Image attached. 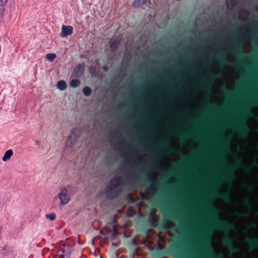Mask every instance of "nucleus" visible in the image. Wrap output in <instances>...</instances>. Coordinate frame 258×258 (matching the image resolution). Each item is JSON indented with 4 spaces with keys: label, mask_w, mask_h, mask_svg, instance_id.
<instances>
[{
    "label": "nucleus",
    "mask_w": 258,
    "mask_h": 258,
    "mask_svg": "<svg viewBox=\"0 0 258 258\" xmlns=\"http://www.w3.org/2000/svg\"><path fill=\"white\" fill-rule=\"evenodd\" d=\"M72 244L69 241H61L56 245H51V254L54 258H68Z\"/></svg>",
    "instance_id": "1"
},
{
    "label": "nucleus",
    "mask_w": 258,
    "mask_h": 258,
    "mask_svg": "<svg viewBox=\"0 0 258 258\" xmlns=\"http://www.w3.org/2000/svg\"><path fill=\"white\" fill-rule=\"evenodd\" d=\"M103 232L107 235V237L111 239L115 238L116 230L113 224L109 223L102 230Z\"/></svg>",
    "instance_id": "2"
},
{
    "label": "nucleus",
    "mask_w": 258,
    "mask_h": 258,
    "mask_svg": "<svg viewBox=\"0 0 258 258\" xmlns=\"http://www.w3.org/2000/svg\"><path fill=\"white\" fill-rule=\"evenodd\" d=\"M59 199L62 204H67L70 200V197L68 195V191L64 188L61 190L59 194Z\"/></svg>",
    "instance_id": "3"
},
{
    "label": "nucleus",
    "mask_w": 258,
    "mask_h": 258,
    "mask_svg": "<svg viewBox=\"0 0 258 258\" xmlns=\"http://www.w3.org/2000/svg\"><path fill=\"white\" fill-rule=\"evenodd\" d=\"M73 32V28L72 26L63 25L61 28L60 36L62 37H65L68 35H71Z\"/></svg>",
    "instance_id": "4"
},
{
    "label": "nucleus",
    "mask_w": 258,
    "mask_h": 258,
    "mask_svg": "<svg viewBox=\"0 0 258 258\" xmlns=\"http://www.w3.org/2000/svg\"><path fill=\"white\" fill-rule=\"evenodd\" d=\"M13 155V151L12 150L10 149L7 150L2 158V160L4 162H6L9 160Z\"/></svg>",
    "instance_id": "5"
},
{
    "label": "nucleus",
    "mask_w": 258,
    "mask_h": 258,
    "mask_svg": "<svg viewBox=\"0 0 258 258\" xmlns=\"http://www.w3.org/2000/svg\"><path fill=\"white\" fill-rule=\"evenodd\" d=\"M84 69V65L83 64H80L76 67L74 70V73L76 76H79L83 73Z\"/></svg>",
    "instance_id": "6"
},
{
    "label": "nucleus",
    "mask_w": 258,
    "mask_h": 258,
    "mask_svg": "<svg viewBox=\"0 0 258 258\" xmlns=\"http://www.w3.org/2000/svg\"><path fill=\"white\" fill-rule=\"evenodd\" d=\"M57 88L60 90H64L66 89L67 85L63 81H60L57 84Z\"/></svg>",
    "instance_id": "7"
},
{
    "label": "nucleus",
    "mask_w": 258,
    "mask_h": 258,
    "mask_svg": "<svg viewBox=\"0 0 258 258\" xmlns=\"http://www.w3.org/2000/svg\"><path fill=\"white\" fill-rule=\"evenodd\" d=\"M6 4H0V19L3 18L5 15L6 9L5 5Z\"/></svg>",
    "instance_id": "8"
},
{
    "label": "nucleus",
    "mask_w": 258,
    "mask_h": 258,
    "mask_svg": "<svg viewBox=\"0 0 258 258\" xmlns=\"http://www.w3.org/2000/svg\"><path fill=\"white\" fill-rule=\"evenodd\" d=\"M80 81L77 79L73 80L70 83V86L72 87H76L80 85Z\"/></svg>",
    "instance_id": "9"
},
{
    "label": "nucleus",
    "mask_w": 258,
    "mask_h": 258,
    "mask_svg": "<svg viewBox=\"0 0 258 258\" xmlns=\"http://www.w3.org/2000/svg\"><path fill=\"white\" fill-rule=\"evenodd\" d=\"M111 185L114 188L117 187L120 183V181L118 178H114L111 181Z\"/></svg>",
    "instance_id": "10"
},
{
    "label": "nucleus",
    "mask_w": 258,
    "mask_h": 258,
    "mask_svg": "<svg viewBox=\"0 0 258 258\" xmlns=\"http://www.w3.org/2000/svg\"><path fill=\"white\" fill-rule=\"evenodd\" d=\"M83 92L86 96H89L91 93V90L90 88L86 87L83 90Z\"/></svg>",
    "instance_id": "11"
},
{
    "label": "nucleus",
    "mask_w": 258,
    "mask_h": 258,
    "mask_svg": "<svg viewBox=\"0 0 258 258\" xmlns=\"http://www.w3.org/2000/svg\"><path fill=\"white\" fill-rule=\"evenodd\" d=\"M135 213V211L133 210V209L132 208L130 207L128 208V215L129 216H132L134 215Z\"/></svg>",
    "instance_id": "12"
},
{
    "label": "nucleus",
    "mask_w": 258,
    "mask_h": 258,
    "mask_svg": "<svg viewBox=\"0 0 258 258\" xmlns=\"http://www.w3.org/2000/svg\"><path fill=\"white\" fill-rule=\"evenodd\" d=\"M145 2V0H137V1H136L134 3V6L135 7H137L139 6V4L140 3H141L142 2Z\"/></svg>",
    "instance_id": "13"
},
{
    "label": "nucleus",
    "mask_w": 258,
    "mask_h": 258,
    "mask_svg": "<svg viewBox=\"0 0 258 258\" xmlns=\"http://www.w3.org/2000/svg\"><path fill=\"white\" fill-rule=\"evenodd\" d=\"M235 2V0H227V5L228 7L230 6V5H233Z\"/></svg>",
    "instance_id": "14"
},
{
    "label": "nucleus",
    "mask_w": 258,
    "mask_h": 258,
    "mask_svg": "<svg viewBox=\"0 0 258 258\" xmlns=\"http://www.w3.org/2000/svg\"><path fill=\"white\" fill-rule=\"evenodd\" d=\"M55 57L56 55L55 54H49V60L52 61Z\"/></svg>",
    "instance_id": "15"
},
{
    "label": "nucleus",
    "mask_w": 258,
    "mask_h": 258,
    "mask_svg": "<svg viewBox=\"0 0 258 258\" xmlns=\"http://www.w3.org/2000/svg\"><path fill=\"white\" fill-rule=\"evenodd\" d=\"M55 218V215L53 214H49V219L51 220H53Z\"/></svg>",
    "instance_id": "16"
},
{
    "label": "nucleus",
    "mask_w": 258,
    "mask_h": 258,
    "mask_svg": "<svg viewBox=\"0 0 258 258\" xmlns=\"http://www.w3.org/2000/svg\"><path fill=\"white\" fill-rule=\"evenodd\" d=\"M252 112L254 114H256V113H257L258 112V107H255V108H253L252 110Z\"/></svg>",
    "instance_id": "17"
},
{
    "label": "nucleus",
    "mask_w": 258,
    "mask_h": 258,
    "mask_svg": "<svg viewBox=\"0 0 258 258\" xmlns=\"http://www.w3.org/2000/svg\"><path fill=\"white\" fill-rule=\"evenodd\" d=\"M8 0H0V4H6Z\"/></svg>",
    "instance_id": "18"
},
{
    "label": "nucleus",
    "mask_w": 258,
    "mask_h": 258,
    "mask_svg": "<svg viewBox=\"0 0 258 258\" xmlns=\"http://www.w3.org/2000/svg\"><path fill=\"white\" fill-rule=\"evenodd\" d=\"M110 43H111L110 47H111L112 49H113V48L115 47V45H114V44L113 43L112 40L111 41Z\"/></svg>",
    "instance_id": "19"
},
{
    "label": "nucleus",
    "mask_w": 258,
    "mask_h": 258,
    "mask_svg": "<svg viewBox=\"0 0 258 258\" xmlns=\"http://www.w3.org/2000/svg\"><path fill=\"white\" fill-rule=\"evenodd\" d=\"M45 57H46V58L48 59V54H46Z\"/></svg>",
    "instance_id": "20"
},
{
    "label": "nucleus",
    "mask_w": 258,
    "mask_h": 258,
    "mask_svg": "<svg viewBox=\"0 0 258 258\" xmlns=\"http://www.w3.org/2000/svg\"><path fill=\"white\" fill-rule=\"evenodd\" d=\"M45 216L47 218H48V214H46Z\"/></svg>",
    "instance_id": "21"
}]
</instances>
